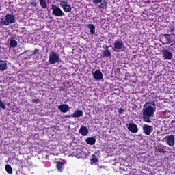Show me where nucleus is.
<instances>
[{
    "mask_svg": "<svg viewBox=\"0 0 175 175\" xmlns=\"http://www.w3.org/2000/svg\"><path fill=\"white\" fill-rule=\"evenodd\" d=\"M157 104L155 102H148L144 104L142 109V120L144 122H152L151 118L154 117L155 111H157Z\"/></svg>",
    "mask_w": 175,
    "mask_h": 175,
    "instance_id": "f257e3e1",
    "label": "nucleus"
},
{
    "mask_svg": "<svg viewBox=\"0 0 175 175\" xmlns=\"http://www.w3.org/2000/svg\"><path fill=\"white\" fill-rule=\"evenodd\" d=\"M16 23V16L8 14L3 18L0 19V27L5 25H10V24H14Z\"/></svg>",
    "mask_w": 175,
    "mask_h": 175,
    "instance_id": "f03ea898",
    "label": "nucleus"
},
{
    "mask_svg": "<svg viewBox=\"0 0 175 175\" xmlns=\"http://www.w3.org/2000/svg\"><path fill=\"white\" fill-rule=\"evenodd\" d=\"M61 61V55L59 53L54 51H51L49 52V65H54L55 64H58Z\"/></svg>",
    "mask_w": 175,
    "mask_h": 175,
    "instance_id": "7ed1b4c3",
    "label": "nucleus"
},
{
    "mask_svg": "<svg viewBox=\"0 0 175 175\" xmlns=\"http://www.w3.org/2000/svg\"><path fill=\"white\" fill-rule=\"evenodd\" d=\"M113 49L116 53H120V51H125V44H124V41L122 39L119 38L114 41L113 42Z\"/></svg>",
    "mask_w": 175,
    "mask_h": 175,
    "instance_id": "20e7f679",
    "label": "nucleus"
},
{
    "mask_svg": "<svg viewBox=\"0 0 175 175\" xmlns=\"http://www.w3.org/2000/svg\"><path fill=\"white\" fill-rule=\"evenodd\" d=\"M51 9L53 10L52 13L55 17H64L65 16V12L61 10L59 6L53 4L51 5Z\"/></svg>",
    "mask_w": 175,
    "mask_h": 175,
    "instance_id": "39448f33",
    "label": "nucleus"
},
{
    "mask_svg": "<svg viewBox=\"0 0 175 175\" xmlns=\"http://www.w3.org/2000/svg\"><path fill=\"white\" fill-rule=\"evenodd\" d=\"M60 6L62 8L65 13H70V12H72V6L68 4V1L65 0L60 1Z\"/></svg>",
    "mask_w": 175,
    "mask_h": 175,
    "instance_id": "423d86ee",
    "label": "nucleus"
},
{
    "mask_svg": "<svg viewBox=\"0 0 175 175\" xmlns=\"http://www.w3.org/2000/svg\"><path fill=\"white\" fill-rule=\"evenodd\" d=\"M93 78L97 81H103V74L99 70L92 71Z\"/></svg>",
    "mask_w": 175,
    "mask_h": 175,
    "instance_id": "0eeeda50",
    "label": "nucleus"
},
{
    "mask_svg": "<svg viewBox=\"0 0 175 175\" xmlns=\"http://www.w3.org/2000/svg\"><path fill=\"white\" fill-rule=\"evenodd\" d=\"M142 129L144 135H146V136H150L151 133L154 131V126L148 124H144Z\"/></svg>",
    "mask_w": 175,
    "mask_h": 175,
    "instance_id": "6e6552de",
    "label": "nucleus"
},
{
    "mask_svg": "<svg viewBox=\"0 0 175 175\" xmlns=\"http://www.w3.org/2000/svg\"><path fill=\"white\" fill-rule=\"evenodd\" d=\"M161 53L164 59L170 61L172 60V58H173V53H172V52L169 51L167 49L161 50Z\"/></svg>",
    "mask_w": 175,
    "mask_h": 175,
    "instance_id": "1a4fd4ad",
    "label": "nucleus"
},
{
    "mask_svg": "<svg viewBox=\"0 0 175 175\" xmlns=\"http://www.w3.org/2000/svg\"><path fill=\"white\" fill-rule=\"evenodd\" d=\"M126 127L128 128L129 131H130V132H132V133H137L139 132L137 125L135 123H129L126 124Z\"/></svg>",
    "mask_w": 175,
    "mask_h": 175,
    "instance_id": "9d476101",
    "label": "nucleus"
},
{
    "mask_svg": "<svg viewBox=\"0 0 175 175\" xmlns=\"http://www.w3.org/2000/svg\"><path fill=\"white\" fill-rule=\"evenodd\" d=\"M165 142L168 146L173 147L174 146V135H166L165 137Z\"/></svg>",
    "mask_w": 175,
    "mask_h": 175,
    "instance_id": "9b49d317",
    "label": "nucleus"
},
{
    "mask_svg": "<svg viewBox=\"0 0 175 175\" xmlns=\"http://www.w3.org/2000/svg\"><path fill=\"white\" fill-rule=\"evenodd\" d=\"M57 109L61 111V113H68L70 110V107L68 104H61L57 106Z\"/></svg>",
    "mask_w": 175,
    "mask_h": 175,
    "instance_id": "f8f14e48",
    "label": "nucleus"
},
{
    "mask_svg": "<svg viewBox=\"0 0 175 175\" xmlns=\"http://www.w3.org/2000/svg\"><path fill=\"white\" fill-rule=\"evenodd\" d=\"M83 114H84L83 111L78 109L75 110L71 116L73 117V118H79V117H83Z\"/></svg>",
    "mask_w": 175,
    "mask_h": 175,
    "instance_id": "ddd939ff",
    "label": "nucleus"
},
{
    "mask_svg": "<svg viewBox=\"0 0 175 175\" xmlns=\"http://www.w3.org/2000/svg\"><path fill=\"white\" fill-rule=\"evenodd\" d=\"M85 142L87 144H90V146H94L96 143V137H88L85 139Z\"/></svg>",
    "mask_w": 175,
    "mask_h": 175,
    "instance_id": "4468645a",
    "label": "nucleus"
},
{
    "mask_svg": "<svg viewBox=\"0 0 175 175\" xmlns=\"http://www.w3.org/2000/svg\"><path fill=\"white\" fill-rule=\"evenodd\" d=\"M79 133L83 136H87V135H88V128L85 126H81L79 129Z\"/></svg>",
    "mask_w": 175,
    "mask_h": 175,
    "instance_id": "2eb2a0df",
    "label": "nucleus"
},
{
    "mask_svg": "<svg viewBox=\"0 0 175 175\" xmlns=\"http://www.w3.org/2000/svg\"><path fill=\"white\" fill-rule=\"evenodd\" d=\"M8 69V63L5 61L0 60V70L4 72Z\"/></svg>",
    "mask_w": 175,
    "mask_h": 175,
    "instance_id": "dca6fc26",
    "label": "nucleus"
},
{
    "mask_svg": "<svg viewBox=\"0 0 175 175\" xmlns=\"http://www.w3.org/2000/svg\"><path fill=\"white\" fill-rule=\"evenodd\" d=\"M103 58H109V57H111V52L109 50V47L107 46L105 50L103 52Z\"/></svg>",
    "mask_w": 175,
    "mask_h": 175,
    "instance_id": "f3484780",
    "label": "nucleus"
},
{
    "mask_svg": "<svg viewBox=\"0 0 175 175\" xmlns=\"http://www.w3.org/2000/svg\"><path fill=\"white\" fill-rule=\"evenodd\" d=\"M156 150H157L159 152H165V151H166V146L159 144L156 146Z\"/></svg>",
    "mask_w": 175,
    "mask_h": 175,
    "instance_id": "a211bd4d",
    "label": "nucleus"
},
{
    "mask_svg": "<svg viewBox=\"0 0 175 175\" xmlns=\"http://www.w3.org/2000/svg\"><path fill=\"white\" fill-rule=\"evenodd\" d=\"M18 44V42L16 40L12 39L10 41V47H11V49H16Z\"/></svg>",
    "mask_w": 175,
    "mask_h": 175,
    "instance_id": "6ab92c4d",
    "label": "nucleus"
},
{
    "mask_svg": "<svg viewBox=\"0 0 175 175\" xmlns=\"http://www.w3.org/2000/svg\"><path fill=\"white\" fill-rule=\"evenodd\" d=\"M88 28L90 29L91 35H95V25L94 24H88Z\"/></svg>",
    "mask_w": 175,
    "mask_h": 175,
    "instance_id": "aec40b11",
    "label": "nucleus"
},
{
    "mask_svg": "<svg viewBox=\"0 0 175 175\" xmlns=\"http://www.w3.org/2000/svg\"><path fill=\"white\" fill-rule=\"evenodd\" d=\"M56 167L59 172L64 170V164L62 162H58L56 165Z\"/></svg>",
    "mask_w": 175,
    "mask_h": 175,
    "instance_id": "412c9836",
    "label": "nucleus"
},
{
    "mask_svg": "<svg viewBox=\"0 0 175 175\" xmlns=\"http://www.w3.org/2000/svg\"><path fill=\"white\" fill-rule=\"evenodd\" d=\"M40 5L42 9H46V8H47L46 0H40Z\"/></svg>",
    "mask_w": 175,
    "mask_h": 175,
    "instance_id": "4be33fe9",
    "label": "nucleus"
},
{
    "mask_svg": "<svg viewBox=\"0 0 175 175\" xmlns=\"http://www.w3.org/2000/svg\"><path fill=\"white\" fill-rule=\"evenodd\" d=\"M5 169L6 172H8L10 174H12V166H10V165L9 164L6 165L5 167Z\"/></svg>",
    "mask_w": 175,
    "mask_h": 175,
    "instance_id": "5701e85b",
    "label": "nucleus"
},
{
    "mask_svg": "<svg viewBox=\"0 0 175 175\" xmlns=\"http://www.w3.org/2000/svg\"><path fill=\"white\" fill-rule=\"evenodd\" d=\"M165 39L166 43H171L172 42L170 41L171 40H170V37H169V34H165Z\"/></svg>",
    "mask_w": 175,
    "mask_h": 175,
    "instance_id": "b1692460",
    "label": "nucleus"
},
{
    "mask_svg": "<svg viewBox=\"0 0 175 175\" xmlns=\"http://www.w3.org/2000/svg\"><path fill=\"white\" fill-rule=\"evenodd\" d=\"M91 162L92 163H96L98 162V158H96V157H95V155H93V157L91 159Z\"/></svg>",
    "mask_w": 175,
    "mask_h": 175,
    "instance_id": "393cba45",
    "label": "nucleus"
},
{
    "mask_svg": "<svg viewBox=\"0 0 175 175\" xmlns=\"http://www.w3.org/2000/svg\"><path fill=\"white\" fill-rule=\"evenodd\" d=\"M103 0H92L93 3L94 5H99V3H102Z\"/></svg>",
    "mask_w": 175,
    "mask_h": 175,
    "instance_id": "a878e982",
    "label": "nucleus"
},
{
    "mask_svg": "<svg viewBox=\"0 0 175 175\" xmlns=\"http://www.w3.org/2000/svg\"><path fill=\"white\" fill-rule=\"evenodd\" d=\"M118 111L119 115L121 116V114H122L124 113V111H125V109L122 107H120V108H119Z\"/></svg>",
    "mask_w": 175,
    "mask_h": 175,
    "instance_id": "bb28decb",
    "label": "nucleus"
},
{
    "mask_svg": "<svg viewBox=\"0 0 175 175\" xmlns=\"http://www.w3.org/2000/svg\"><path fill=\"white\" fill-rule=\"evenodd\" d=\"M0 107H1V109H6V105H5L4 104H3V103H2V101H1L0 100Z\"/></svg>",
    "mask_w": 175,
    "mask_h": 175,
    "instance_id": "cd10ccee",
    "label": "nucleus"
},
{
    "mask_svg": "<svg viewBox=\"0 0 175 175\" xmlns=\"http://www.w3.org/2000/svg\"><path fill=\"white\" fill-rule=\"evenodd\" d=\"M170 32H171L172 35H175V27H171Z\"/></svg>",
    "mask_w": 175,
    "mask_h": 175,
    "instance_id": "c85d7f7f",
    "label": "nucleus"
},
{
    "mask_svg": "<svg viewBox=\"0 0 175 175\" xmlns=\"http://www.w3.org/2000/svg\"><path fill=\"white\" fill-rule=\"evenodd\" d=\"M77 154V158H81V150H78Z\"/></svg>",
    "mask_w": 175,
    "mask_h": 175,
    "instance_id": "c756f323",
    "label": "nucleus"
},
{
    "mask_svg": "<svg viewBox=\"0 0 175 175\" xmlns=\"http://www.w3.org/2000/svg\"><path fill=\"white\" fill-rule=\"evenodd\" d=\"M38 53H39V49H35V50L33 51L32 55H35V54H38Z\"/></svg>",
    "mask_w": 175,
    "mask_h": 175,
    "instance_id": "7c9ffc66",
    "label": "nucleus"
},
{
    "mask_svg": "<svg viewBox=\"0 0 175 175\" xmlns=\"http://www.w3.org/2000/svg\"><path fill=\"white\" fill-rule=\"evenodd\" d=\"M31 5L33 6V8H35V6H37L38 4L35 1H32L31 3Z\"/></svg>",
    "mask_w": 175,
    "mask_h": 175,
    "instance_id": "2f4dec72",
    "label": "nucleus"
},
{
    "mask_svg": "<svg viewBox=\"0 0 175 175\" xmlns=\"http://www.w3.org/2000/svg\"><path fill=\"white\" fill-rule=\"evenodd\" d=\"M98 9H99L100 10H102V9H105V7H103V3H101L100 5V7H98Z\"/></svg>",
    "mask_w": 175,
    "mask_h": 175,
    "instance_id": "473e14b6",
    "label": "nucleus"
},
{
    "mask_svg": "<svg viewBox=\"0 0 175 175\" xmlns=\"http://www.w3.org/2000/svg\"><path fill=\"white\" fill-rule=\"evenodd\" d=\"M31 102H32V103H39V100L38 99H33Z\"/></svg>",
    "mask_w": 175,
    "mask_h": 175,
    "instance_id": "72a5a7b5",
    "label": "nucleus"
},
{
    "mask_svg": "<svg viewBox=\"0 0 175 175\" xmlns=\"http://www.w3.org/2000/svg\"><path fill=\"white\" fill-rule=\"evenodd\" d=\"M65 118H70V117H72V114L71 115H66Z\"/></svg>",
    "mask_w": 175,
    "mask_h": 175,
    "instance_id": "f704fd0d",
    "label": "nucleus"
},
{
    "mask_svg": "<svg viewBox=\"0 0 175 175\" xmlns=\"http://www.w3.org/2000/svg\"><path fill=\"white\" fill-rule=\"evenodd\" d=\"M174 122H175V120H172L171 121V124H174Z\"/></svg>",
    "mask_w": 175,
    "mask_h": 175,
    "instance_id": "c9c22d12",
    "label": "nucleus"
}]
</instances>
